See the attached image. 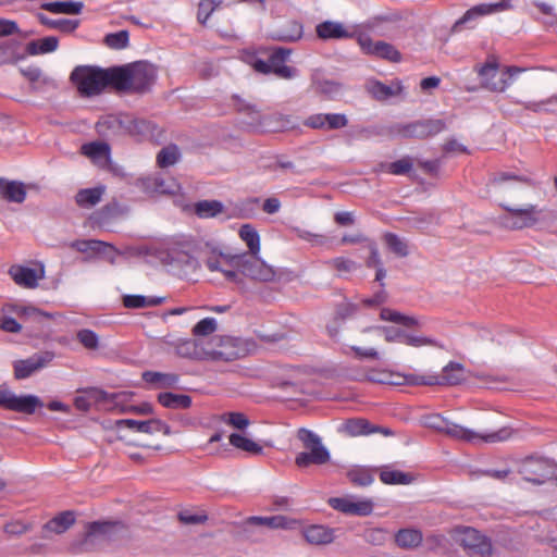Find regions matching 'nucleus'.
<instances>
[{"label":"nucleus","mask_w":557,"mask_h":557,"mask_svg":"<svg viewBox=\"0 0 557 557\" xmlns=\"http://www.w3.org/2000/svg\"><path fill=\"white\" fill-rule=\"evenodd\" d=\"M290 53L292 51L285 48H277L273 50L268 59L269 64H271V73L284 79L295 77L297 73L296 69L284 64Z\"/></svg>","instance_id":"b1692460"},{"label":"nucleus","mask_w":557,"mask_h":557,"mask_svg":"<svg viewBox=\"0 0 557 557\" xmlns=\"http://www.w3.org/2000/svg\"><path fill=\"white\" fill-rule=\"evenodd\" d=\"M20 71L21 74L30 83L34 90L44 91L57 87L55 79L44 73L37 66H29L21 69Z\"/></svg>","instance_id":"a878e982"},{"label":"nucleus","mask_w":557,"mask_h":557,"mask_svg":"<svg viewBox=\"0 0 557 557\" xmlns=\"http://www.w3.org/2000/svg\"><path fill=\"white\" fill-rule=\"evenodd\" d=\"M75 522L74 513L64 511L48 521L42 528L41 536L44 539L50 537V534H62Z\"/></svg>","instance_id":"c756f323"},{"label":"nucleus","mask_w":557,"mask_h":557,"mask_svg":"<svg viewBox=\"0 0 557 557\" xmlns=\"http://www.w3.org/2000/svg\"><path fill=\"white\" fill-rule=\"evenodd\" d=\"M385 240H386L388 248L393 252H395L397 256H399V257L408 256V253H409L408 246L401 238H399L395 234H386Z\"/></svg>","instance_id":"0e129e2a"},{"label":"nucleus","mask_w":557,"mask_h":557,"mask_svg":"<svg viewBox=\"0 0 557 557\" xmlns=\"http://www.w3.org/2000/svg\"><path fill=\"white\" fill-rule=\"evenodd\" d=\"M158 400L163 407L171 409H187L191 406V398L185 394L161 393Z\"/></svg>","instance_id":"e433bc0d"},{"label":"nucleus","mask_w":557,"mask_h":557,"mask_svg":"<svg viewBox=\"0 0 557 557\" xmlns=\"http://www.w3.org/2000/svg\"><path fill=\"white\" fill-rule=\"evenodd\" d=\"M523 108L534 113H555L557 112V94L541 101H527L522 103Z\"/></svg>","instance_id":"49530a36"},{"label":"nucleus","mask_w":557,"mask_h":557,"mask_svg":"<svg viewBox=\"0 0 557 557\" xmlns=\"http://www.w3.org/2000/svg\"><path fill=\"white\" fill-rule=\"evenodd\" d=\"M104 191V186L81 189L75 197L76 203L81 208H92L101 201Z\"/></svg>","instance_id":"2f4dec72"},{"label":"nucleus","mask_w":557,"mask_h":557,"mask_svg":"<svg viewBox=\"0 0 557 557\" xmlns=\"http://www.w3.org/2000/svg\"><path fill=\"white\" fill-rule=\"evenodd\" d=\"M267 124H270L267 127V131L280 132V131H288L294 129L298 126L296 117L293 115H284V114H274L268 115L265 119Z\"/></svg>","instance_id":"a19ab883"},{"label":"nucleus","mask_w":557,"mask_h":557,"mask_svg":"<svg viewBox=\"0 0 557 557\" xmlns=\"http://www.w3.org/2000/svg\"><path fill=\"white\" fill-rule=\"evenodd\" d=\"M106 44L113 49H123L128 44V33L121 30L106 36Z\"/></svg>","instance_id":"338daca9"},{"label":"nucleus","mask_w":557,"mask_h":557,"mask_svg":"<svg viewBox=\"0 0 557 557\" xmlns=\"http://www.w3.org/2000/svg\"><path fill=\"white\" fill-rule=\"evenodd\" d=\"M413 163L409 157L382 165L383 170L393 175H404L412 170Z\"/></svg>","instance_id":"5fc2aeb1"},{"label":"nucleus","mask_w":557,"mask_h":557,"mask_svg":"<svg viewBox=\"0 0 557 557\" xmlns=\"http://www.w3.org/2000/svg\"><path fill=\"white\" fill-rule=\"evenodd\" d=\"M358 45L362 52L366 54L381 58L391 62H399L401 60L400 52L393 45L382 40H373L370 36H359Z\"/></svg>","instance_id":"2eb2a0df"},{"label":"nucleus","mask_w":557,"mask_h":557,"mask_svg":"<svg viewBox=\"0 0 557 557\" xmlns=\"http://www.w3.org/2000/svg\"><path fill=\"white\" fill-rule=\"evenodd\" d=\"M70 246L72 248H74L75 250L83 252V253H89V252L98 253V252L103 251L104 248L110 247V245H108L107 243L101 242V240H95V239L75 240V242H72Z\"/></svg>","instance_id":"3c124183"},{"label":"nucleus","mask_w":557,"mask_h":557,"mask_svg":"<svg viewBox=\"0 0 557 557\" xmlns=\"http://www.w3.org/2000/svg\"><path fill=\"white\" fill-rule=\"evenodd\" d=\"M82 153L98 166H107L110 161V147L102 141H94L82 146Z\"/></svg>","instance_id":"cd10ccee"},{"label":"nucleus","mask_w":557,"mask_h":557,"mask_svg":"<svg viewBox=\"0 0 557 557\" xmlns=\"http://www.w3.org/2000/svg\"><path fill=\"white\" fill-rule=\"evenodd\" d=\"M467 379L466 369L459 362H449L440 375L412 376L411 383L418 385H457Z\"/></svg>","instance_id":"9b49d317"},{"label":"nucleus","mask_w":557,"mask_h":557,"mask_svg":"<svg viewBox=\"0 0 557 557\" xmlns=\"http://www.w3.org/2000/svg\"><path fill=\"white\" fill-rule=\"evenodd\" d=\"M42 8L55 14H79L84 4L81 1H54L45 3Z\"/></svg>","instance_id":"ea45409f"},{"label":"nucleus","mask_w":557,"mask_h":557,"mask_svg":"<svg viewBox=\"0 0 557 557\" xmlns=\"http://www.w3.org/2000/svg\"><path fill=\"white\" fill-rule=\"evenodd\" d=\"M161 342L172 347L174 352L181 358L232 361L239 356L234 349L231 339L214 338L206 344L202 339H174L168 335Z\"/></svg>","instance_id":"f257e3e1"},{"label":"nucleus","mask_w":557,"mask_h":557,"mask_svg":"<svg viewBox=\"0 0 557 557\" xmlns=\"http://www.w3.org/2000/svg\"><path fill=\"white\" fill-rule=\"evenodd\" d=\"M156 69L147 63L129 65L131 91L141 92L156 81Z\"/></svg>","instance_id":"a211bd4d"},{"label":"nucleus","mask_w":557,"mask_h":557,"mask_svg":"<svg viewBox=\"0 0 557 557\" xmlns=\"http://www.w3.org/2000/svg\"><path fill=\"white\" fill-rule=\"evenodd\" d=\"M104 70L92 66H77L71 74V81L82 96L100 94L107 87Z\"/></svg>","instance_id":"0eeeda50"},{"label":"nucleus","mask_w":557,"mask_h":557,"mask_svg":"<svg viewBox=\"0 0 557 557\" xmlns=\"http://www.w3.org/2000/svg\"><path fill=\"white\" fill-rule=\"evenodd\" d=\"M41 22L45 25H47L51 28L59 29L60 32H63V33L74 32L78 27V24H79L78 20H69V18L50 20V18L42 17Z\"/></svg>","instance_id":"4d7b16f0"},{"label":"nucleus","mask_w":557,"mask_h":557,"mask_svg":"<svg viewBox=\"0 0 557 557\" xmlns=\"http://www.w3.org/2000/svg\"><path fill=\"white\" fill-rule=\"evenodd\" d=\"M380 479L385 484H409L412 482V478L409 474L391 469L382 470Z\"/></svg>","instance_id":"603ef678"},{"label":"nucleus","mask_w":557,"mask_h":557,"mask_svg":"<svg viewBox=\"0 0 557 557\" xmlns=\"http://www.w3.org/2000/svg\"><path fill=\"white\" fill-rule=\"evenodd\" d=\"M366 89L374 99L385 101L392 97L401 96L405 87L399 79H394L388 85L380 81L372 79L367 83Z\"/></svg>","instance_id":"4be33fe9"},{"label":"nucleus","mask_w":557,"mask_h":557,"mask_svg":"<svg viewBox=\"0 0 557 557\" xmlns=\"http://www.w3.org/2000/svg\"><path fill=\"white\" fill-rule=\"evenodd\" d=\"M143 379L145 382L153 384L160 388L172 387L178 383V375L174 373L146 371L143 373Z\"/></svg>","instance_id":"c9c22d12"},{"label":"nucleus","mask_w":557,"mask_h":557,"mask_svg":"<svg viewBox=\"0 0 557 557\" xmlns=\"http://www.w3.org/2000/svg\"><path fill=\"white\" fill-rule=\"evenodd\" d=\"M445 124L441 120L418 121L404 125L399 133L407 138H426L441 133Z\"/></svg>","instance_id":"6ab92c4d"},{"label":"nucleus","mask_w":557,"mask_h":557,"mask_svg":"<svg viewBox=\"0 0 557 557\" xmlns=\"http://www.w3.org/2000/svg\"><path fill=\"white\" fill-rule=\"evenodd\" d=\"M41 406L42 401L36 395L18 396L9 388L0 386V407L4 409L32 414Z\"/></svg>","instance_id":"f8f14e48"},{"label":"nucleus","mask_w":557,"mask_h":557,"mask_svg":"<svg viewBox=\"0 0 557 557\" xmlns=\"http://www.w3.org/2000/svg\"><path fill=\"white\" fill-rule=\"evenodd\" d=\"M221 420L225 424H227L234 429H237V430H245L250 424V421L247 418V416H245L242 412L223 413L221 417Z\"/></svg>","instance_id":"bf43d9fd"},{"label":"nucleus","mask_w":557,"mask_h":557,"mask_svg":"<svg viewBox=\"0 0 557 557\" xmlns=\"http://www.w3.org/2000/svg\"><path fill=\"white\" fill-rule=\"evenodd\" d=\"M122 529L123 527L120 523L96 522L90 527L83 545L87 546L100 537L111 539Z\"/></svg>","instance_id":"7c9ffc66"},{"label":"nucleus","mask_w":557,"mask_h":557,"mask_svg":"<svg viewBox=\"0 0 557 557\" xmlns=\"http://www.w3.org/2000/svg\"><path fill=\"white\" fill-rule=\"evenodd\" d=\"M0 195L9 201L21 203L26 198L25 185L21 182L4 180Z\"/></svg>","instance_id":"f704fd0d"},{"label":"nucleus","mask_w":557,"mask_h":557,"mask_svg":"<svg viewBox=\"0 0 557 557\" xmlns=\"http://www.w3.org/2000/svg\"><path fill=\"white\" fill-rule=\"evenodd\" d=\"M251 523L265 525L270 529H289L294 521L288 520L284 516H274V517H252L250 519Z\"/></svg>","instance_id":"8fccbe9b"},{"label":"nucleus","mask_w":557,"mask_h":557,"mask_svg":"<svg viewBox=\"0 0 557 557\" xmlns=\"http://www.w3.org/2000/svg\"><path fill=\"white\" fill-rule=\"evenodd\" d=\"M9 274L18 286L24 288H36L38 286V282L45 277V270L42 267L29 268L14 264L9 269Z\"/></svg>","instance_id":"aec40b11"},{"label":"nucleus","mask_w":557,"mask_h":557,"mask_svg":"<svg viewBox=\"0 0 557 557\" xmlns=\"http://www.w3.org/2000/svg\"><path fill=\"white\" fill-rule=\"evenodd\" d=\"M197 244L188 237H174L158 247L151 248V253L164 265L182 274L198 270Z\"/></svg>","instance_id":"f03ea898"},{"label":"nucleus","mask_w":557,"mask_h":557,"mask_svg":"<svg viewBox=\"0 0 557 557\" xmlns=\"http://www.w3.org/2000/svg\"><path fill=\"white\" fill-rule=\"evenodd\" d=\"M210 272H219L228 282H238L239 255L224 253L215 249L209 251L203 260Z\"/></svg>","instance_id":"1a4fd4ad"},{"label":"nucleus","mask_w":557,"mask_h":557,"mask_svg":"<svg viewBox=\"0 0 557 557\" xmlns=\"http://www.w3.org/2000/svg\"><path fill=\"white\" fill-rule=\"evenodd\" d=\"M343 430L350 436H360L374 433V428L371 426L366 419H350L343 424Z\"/></svg>","instance_id":"c03bdc74"},{"label":"nucleus","mask_w":557,"mask_h":557,"mask_svg":"<svg viewBox=\"0 0 557 557\" xmlns=\"http://www.w3.org/2000/svg\"><path fill=\"white\" fill-rule=\"evenodd\" d=\"M395 541L400 547L413 548L419 546L422 542V534L420 531L414 529H404L398 531L395 536Z\"/></svg>","instance_id":"a18cd8bd"},{"label":"nucleus","mask_w":557,"mask_h":557,"mask_svg":"<svg viewBox=\"0 0 557 557\" xmlns=\"http://www.w3.org/2000/svg\"><path fill=\"white\" fill-rule=\"evenodd\" d=\"M54 358L53 352L46 351L35 354L27 359L16 360L13 363L14 376L17 380H24L47 367Z\"/></svg>","instance_id":"dca6fc26"},{"label":"nucleus","mask_w":557,"mask_h":557,"mask_svg":"<svg viewBox=\"0 0 557 557\" xmlns=\"http://www.w3.org/2000/svg\"><path fill=\"white\" fill-rule=\"evenodd\" d=\"M180 158L178 149L175 146L163 148L157 157V162L161 168L173 165Z\"/></svg>","instance_id":"052dcab7"},{"label":"nucleus","mask_w":557,"mask_h":557,"mask_svg":"<svg viewBox=\"0 0 557 557\" xmlns=\"http://www.w3.org/2000/svg\"><path fill=\"white\" fill-rule=\"evenodd\" d=\"M426 424L456 440L472 444L499 443L510 438L512 432L509 428H502L495 432L480 433L449 421L441 414H432L426 418Z\"/></svg>","instance_id":"7ed1b4c3"},{"label":"nucleus","mask_w":557,"mask_h":557,"mask_svg":"<svg viewBox=\"0 0 557 557\" xmlns=\"http://www.w3.org/2000/svg\"><path fill=\"white\" fill-rule=\"evenodd\" d=\"M107 87L112 86L120 91H131L129 65L104 70Z\"/></svg>","instance_id":"c85d7f7f"},{"label":"nucleus","mask_w":557,"mask_h":557,"mask_svg":"<svg viewBox=\"0 0 557 557\" xmlns=\"http://www.w3.org/2000/svg\"><path fill=\"white\" fill-rule=\"evenodd\" d=\"M96 129L99 135L107 138H120L127 135L137 137L149 129V124L127 114H109L97 122Z\"/></svg>","instance_id":"20e7f679"},{"label":"nucleus","mask_w":557,"mask_h":557,"mask_svg":"<svg viewBox=\"0 0 557 557\" xmlns=\"http://www.w3.org/2000/svg\"><path fill=\"white\" fill-rule=\"evenodd\" d=\"M349 481L357 486H368L373 482V475L364 468H355L348 471Z\"/></svg>","instance_id":"6e6d98bb"},{"label":"nucleus","mask_w":557,"mask_h":557,"mask_svg":"<svg viewBox=\"0 0 557 557\" xmlns=\"http://www.w3.org/2000/svg\"><path fill=\"white\" fill-rule=\"evenodd\" d=\"M482 87L491 91L503 92L511 84L510 78L522 72L517 66H508L499 71L498 62L494 57H490L485 63L475 67Z\"/></svg>","instance_id":"39448f33"},{"label":"nucleus","mask_w":557,"mask_h":557,"mask_svg":"<svg viewBox=\"0 0 557 557\" xmlns=\"http://www.w3.org/2000/svg\"><path fill=\"white\" fill-rule=\"evenodd\" d=\"M380 318L383 321L393 322L407 327L418 325V321L414 317L403 314L401 312L391 308H383L381 310Z\"/></svg>","instance_id":"37998d69"},{"label":"nucleus","mask_w":557,"mask_h":557,"mask_svg":"<svg viewBox=\"0 0 557 557\" xmlns=\"http://www.w3.org/2000/svg\"><path fill=\"white\" fill-rule=\"evenodd\" d=\"M234 106L236 110L246 117V123L256 129L267 131V127L270 124H267L268 121L265 119L268 116H263L257 107L239 97H234Z\"/></svg>","instance_id":"5701e85b"},{"label":"nucleus","mask_w":557,"mask_h":557,"mask_svg":"<svg viewBox=\"0 0 557 557\" xmlns=\"http://www.w3.org/2000/svg\"><path fill=\"white\" fill-rule=\"evenodd\" d=\"M506 211L503 216V223L511 228L520 230L531 227L541 221L543 210L532 203L515 206L502 203Z\"/></svg>","instance_id":"6e6552de"},{"label":"nucleus","mask_w":557,"mask_h":557,"mask_svg":"<svg viewBox=\"0 0 557 557\" xmlns=\"http://www.w3.org/2000/svg\"><path fill=\"white\" fill-rule=\"evenodd\" d=\"M223 208L222 202L218 200H203L196 203L195 211L199 218L208 219L221 213Z\"/></svg>","instance_id":"09e8293b"},{"label":"nucleus","mask_w":557,"mask_h":557,"mask_svg":"<svg viewBox=\"0 0 557 557\" xmlns=\"http://www.w3.org/2000/svg\"><path fill=\"white\" fill-rule=\"evenodd\" d=\"M223 3V0H201L198 4L197 18L205 24L210 15Z\"/></svg>","instance_id":"13d9d810"},{"label":"nucleus","mask_w":557,"mask_h":557,"mask_svg":"<svg viewBox=\"0 0 557 557\" xmlns=\"http://www.w3.org/2000/svg\"><path fill=\"white\" fill-rule=\"evenodd\" d=\"M240 256V263L238 264V271L245 276L260 281V282H271L275 277V270L267 264L259 256L251 257L247 259V256Z\"/></svg>","instance_id":"4468645a"},{"label":"nucleus","mask_w":557,"mask_h":557,"mask_svg":"<svg viewBox=\"0 0 557 557\" xmlns=\"http://www.w3.org/2000/svg\"><path fill=\"white\" fill-rule=\"evenodd\" d=\"M76 338L86 349L96 350L99 348V337L91 330H79L76 334Z\"/></svg>","instance_id":"680f3d73"},{"label":"nucleus","mask_w":557,"mask_h":557,"mask_svg":"<svg viewBox=\"0 0 557 557\" xmlns=\"http://www.w3.org/2000/svg\"><path fill=\"white\" fill-rule=\"evenodd\" d=\"M512 0H500L495 3H482L469 9L462 18L461 23H466L478 16L488 15L495 12L506 11L512 9Z\"/></svg>","instance_id":"bb28decb"},{"label":"nucleus","mask_w":557,"mask_h":557,"mask_svg":"<svg viewBox=\"0 0 557 557\" xmlns=\"http://www.w3.org/2000/svg\"><path fill=\"white\" fill-rule=\"evenodd\" d=\"M455 539L470 557H491L493 554L491 542L475 529H459Z\"/></svg>","instance_id":"9d476101"},{"label":"nucleus","mask_w":557,"mask_h":557,"mask_svg":"<svg viewBox=\"0 0 557 557\" xmlns=\"http://www.w3.org/2000/svg\"><path fill=\"white\" fill-rule=\"evenodd\" d=\"M302 36V25L296 21H290L285 27L280 29L277 38L284 41H296Z\"/></svg>","instance_id":"864d4df0"},{"label":"nucleus","mask_w":557,"mask_h":557,"mask_svg":"<svg viewBox=\"0 0 557 557\" xmlns=\"http://www.w3.org/2000/svg\"><path fill=\"white\" fill-rule=\"evenodd\" d=\"M125 398V394H109L97 388H89L74 398L75 407L81 411H87L92 404H108L107 409H115Z\"/></svg>","instance_id":"ddd939ff"},{"label":"nucleus","mask_w":557,"mask_h":557,"mask_svg":"<svg viewBox=\"0 0 557 557\" xmlns=\"http://www.w3.org/2000/svg\"><path fill=\"white\" fill-rule=\"evenodd\" d=\"M163 298L148 297L141 295H126L123 297V305L126 308H147L156 307L162 302Z\"/></svg>","instance_id":"de8ad7c7"},{"label":"nucleus","mask_w":557,"mask_h":557,"mask_svg":"<svg viewBox=\"0 0 557 557\" xmlns=\"http://www.w3.org/2000/svg\"><path fill=\"white\" fill-rule=\"evenodd\" d=\"M157 419H149L145 421L134 419H122L115 422L117 429L126 428L135 432L154 434V425Z\"/></svg>","instance_id":"79ce46f5"},{"label":"nucleus","mask_w":557,"mask_h":557,"mask_svg":"<svg viewBox=\"0 0 557 557\" xmlns=\"http://www.w3.org/2000/svg\"><path fill=\"white\" fill-rule=\"evenodd\" d=\"M238 235L247 245L251 257L259 256L261 247L258 231L251 224H244L240 226Z\"/></svg>","instance_id":"473e14b6"},{"label":"nucleus","mask_w":557,"mask_h":557,"mask_svg":"<svg viewBox=\"0 0 557 557\" xmlns=\"http://www.w3.org/2000/svg\"><path fill=\"white\" fill-rule=\"evenodd\" d=\"M317 36L322 40H342L351 38V27L338 21H324L315 26Z\"/></svg>","instance_id":"412c9836"},{"label":"nucleus","mask_w":557,"mask_h":557,"mask_svg":"<svg viewBox=\"0 0 557 557\" xmlns=\"http://www.w3.org/2000/svg\"><path fill=\"white\" fill-rule=\"evenodd\" d=\"M13 311L22 319L39 320L40 318H51V314L45 313L33 306H13Z\"/></svg>","instance_id":"e2e57ef3"},{"label":"nucleus","mask_w":557,"mask_h":557,"mask_svg":"<svg viewBox=\"0 0 557 557\" xmlns=\"http://www.w3.org/2000/svg\"><path fill=\"white\" fill-rule=\"evenodd\" d=\"M216 330V321L213 318H205L200 320L193 329L195 336H207Z\"/></svg>","instance_id":"69168bd1"},{"label":"nucleus","mask_w":557,"mask_h":557,"mask_svg":"<svg viewBox=\"0 0 557 557\" xmlns=\"http://www.w3.org/2000/svg\"><path fill=\"white\" fill-rule=\"evenodd\" d=\"M332 508L348 515L368 516L373 510V503L368 498L333 497L329 499Z\"/></svg>","instance_id":"f3484780"},{"label":"nucleus","mask_w":557,"mask_h":557,"mask_svg":"<svg viewBox=\"0 0 557 557\" xmlns=\"http://www.w3.org/2000/svg\"><path fill=\"white\" fill-rule=\"evenodd\" d=\"M298 440L308 451L299 453L295 463L299 468H307L310 465H324L330 460V453L323 446L321 438L310 430L300 429L297 433Z\"/></svg>","instance_id":"423d86ee"},{"label":"nucleus","mask_w":557,"mask_h":557,"mask_svg":"<svg viewBox=\"0 0 557 557\" xmlns=\"http://www.w3.org/2000/svg\"><path fill=\"white\" fill-rule=\"evenodd\" d=\"M228 441L233 447L251 455H260L263 451L261 445L256 443L253 440L247 437L243 433H232L228 437Z\"/></svg>","instance_id":"72a5a7b5"},{"label":"nucleus","mask_w":557,"mask_h":557,"mask_svg":"<svg viewBox=\"0 0 557 557\" xmlns=\"http://www.w3.org/2000/svg\"><path fill=\"white\" fill-rule=\"evenodd\" d=\"M347 124H348V119L345 114L325 113L326 131L341 129V128L346 127Z\"/></svg>","instance_id":"774afa93"},{"label":"nucleus","mask_w":557,"mask_h":557,"mask_svg":"<svg viewBox=\"0 0 557 557\" xmlns=\"http://www.w3.org/2000/svg\"><path fill=\"white\" fill-rule=\"evenodd\" d=\"M26 48L20 40H0V65L15 64L26 57Z\"/></svg>","instance_id":"393cba45"},{"label":"nucleus","mask_w":557,"mask_h":557,"mask_svg":"<svg viewBox=\"0 0 557 557\" xmlns=\"http://www.w3.org/2000/svg\"><path fill=\"white\" fill-rule=\"evenodd\" d=\"M305 537L312 544H327L334 539L333 531L323 525H311L306 529Z\"/></svg>","instance_id":"58836bf2"},{"label":"nucleus","mask_w":557,"mask_h":557,"mask_svg":"<svg viewBox=\"0 0 557 557\" xmlns=\"http://www.w3.org/2000/svg\"><path fill=\"white\" fill-rule=\"evenodd\" d=\"M58 38L54 36L33 40L26 45V53L30 55L49 53L58 48Z\"/></svg>","instance_id":"4c0bfd02"}]
</instances>
